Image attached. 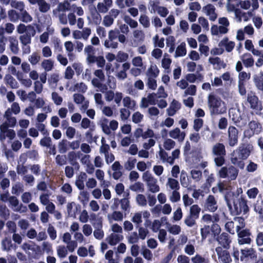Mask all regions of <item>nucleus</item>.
I'll return each mask as SVG.
<instances>
[{
  "mask_svg": "<svg viewBox=\"0 0 263 263\" xmlns=\"http://www.w3.org/2000/svg\"><path fill=\"white\" fill-rule=\"evenodd\" d=\"M247 102L249 104L251 109L254 110L256 113L259 112L262 109L261 102L255 93L250 92L247 96Z\"/></svg>",
  "mask_w": 263,
  "mask_h": 263,
  "instance_id": "8",
  "label": "nucleus"
},
{
  "mask_svg": "<svg viewBox=\"0 0 263 263\" xmlns=\"http://www.w3.org/2000/svg\"><path fill=\"white\" fill-rule=\"evenodd\" d=\"M219 243L222 245L225 248H228L231 240H230L228 235L226 233H222L220 235L218 239Z\"/></svg>",
  "mask_w": 263,
  "mask_h": 263,
  "instance_id": "41",
  "label": "nucleus"
},
{
  "mask_svg": "<svg viewBox=\"0 0 263 263\" xmlns=\"http://www.w3.org/2000/svg\"><path fill=\"white\" fill-rule=\"evenodd\" d=\"M251 4L250 0H243L239 2V6L241 8L244 10H248L252 6V10H255L259 8V3L258 0H252Z\"/></svg>",
  "mask_w": 263,
  "mask_h": 263,
  "instance_id": "18",
  "label": "nucleus"
},
{
  "mask_svg": "<svg viewBox=\"0 0 263 263\" xmlns=\"http://www.w3.org/2000/svg\"><path fill=\"white\" fill-rule=\"evenodd\" d=\"M87 89V87L85 84L83 82L78 83L75 84L74 87L70 88L69 90L71 91H78L81 92H85Z\"/></svg>",
  "mask_w": 263,
  "mask_h": 263,
  "instance_id": "52",
  "label": "nucleus"
},
{
  "mask_svg": "<svg viewBox=\"0 0 263 263\" xmlns=\"http://www.w3.org/2000/svg\"><path fill=\"white\" fill-rule=\"evenodd\" d=\"M204 209L206 211L214 212L218 208L217 200L212 195H209L206 199L204 203Z\"/></svg>",
  "mask_w": 263,
  "mask_h": 263,
  "instance_id": "12",
  "label": "nucleus"
},
{
  "mask_svg": "<svg viewBox=\"0 0 263 263\" xmlns=\"http://www.w3.org/2000/svg\"><path fill=\"white\" fill-rule=\"evenodd\" d=\"M17 32L20 34H22L25 32L28 33L34 36L35 34V30L33 26L32 25L25 26L23 24H20L17 27Z\"/></svg>",
  "mask_w": 263,
  "mask_h": 263,
  "instance_id": "23",
  "label": "nucleus"
},
{
  "mask_svg": "<svg viewBox=\"0 0 263 263\" xmlns=\"http://www.w3.org/2000/svg\"><path fill=\"white\" fill-rule=\"evenodd\" d=\"M8 41L9 42V47L14 54H17L19 51L18 47V41L15 37L9 36L8 37Z\"/></svg>",
  "mask_w": 263,
  "mask_h": 263,
  "instance_id": "34",
  "label": "nucleus"
},
{
  "mask_svg": "<svg viewBox=\"0 0 263 263\" xmlns=\"http://www.w3.org/2000/svg\"><path fill=\"white\" fill-rule=\"evenodd\" d=\"M179 190H174L169 195V200L172 203L178 202L180 200V194Z\"/></svg>",
  "mask_w": 263,
  "mask_h": 263,
  "instance_id": "56",
  "label": "nucleus"
},
{
  "mask_svg": "<svg viewBox=\"0 0 263 263\" xmlns=\"http://www.w3.org/2000/svg\"><path fill=\"white\" fill-rule=\"evenodd\" d=\"M238 236V242L239 245L249 244L251 241L250 233L248 230H242L237 232Z\"/></svg>",
  "mask_w": 263,
  "mask_h": 263,
  "instance_id": "17",
  "label": "nucleus"
},
{
  "mask_svg": "<svg viewBox=\"0 0 263 263\" xmlns=\"http://www.w3.org/2000/svg\"><path fill=\"white\" fill-rule=\"evenodd\" d=\"M186 53V50L185 47V44L181 43L177 47L176 50L175 57H183Z\"/></svg>",
  "mask_w": 263,
  "mask_h": 263,
  "instance_id": "51",
  "label": "nucleus"
},
{
  "mask_svg": "<svg viewBox=\"0 0 263 263\" xmlns=\"http://www.w3.org/2000/svg\"><path fill=\"white\" fill-rule=\"evenodd\" d=\"M215 251L218 256V262L219 263H231L232 259L229 252L223 250L221 247L216 248Z\"/></svg>",
  "mask_w": 263,
  "mask_h": 263,
  "instance_id": "10",
  "label": "nucleus"
},
{
  "mask_svg": "<svg viewBox=\"0 0 263 263\" xmlns=\"http://www.w3.org/2000/svg\"><path fill=\"white\" fill-rule=\"evenodd\" d=\"M253 80L256 87L263 91V73L260 72L259 73L254 75Z\"/></svg>",
  "mask_w": 263,
  "mask_h": 263,
  "instance_id": "36",
  "label": "nucleus"
},
{
  "mask_svg": "<svg viewBox=\"0 0 263 263\" xmlns=\"http://www.w3.org/2000/svg\"><path fill=\"white\" fill-rule=\"evenodd\" d=\"M167 218L166 217H163L161 218V220L158 219L154 220L152 223V230L154 232H157L159 231L160 227L162 225V222L163 221H166Z\"/></svg>",
  "mask_w": 263,
  "mask_h": 263,
  "instance_id": "49",
  "label": "nucleus"
},
{
  "mask_svg": "<svg viewBox=\"0 0 263 263\" xmlns=\"http://www.w3.org/2000/svg\"><path fill=\"white\" fill-rule=\"evenodd\" d=\"M9 202L11 206L12 209L16 212L20 213H25L27 209L26 206H24L22 204L20 203L18 199L13 196L9 198Z\"/></svg>",
  "mask_w": 263,
  "mask_h": 263,
  "instance_id": "13",
  "label": "nucleus"
},
{
  "mask_svg": "<svg viewBox=\"0 0 263 263\" xmlns=\"http://www.w3.org/2000/svg\"><path fill=\"white\" fill-rule=\"evenodd\" d=\"M166 228L168 232L174 235H177L180 233L181 228L177 224H172L168 222H166Z\"/></svg>",
  "mask_w": 263,
  "mask_h": 263,
  "instance_id": "32",
  "label": "nucleus"
},
{
  "mask_svg": "<svg viewBox=\"0 0 263 263\" xmlns=\"http://www.w3.org/2000/svg\"><path fill=\"white\" fill-rule=\"evenodd\" d=\"M67 211L69 216L75 217L77 211L76 204L74 202L68 203L67 204Z\"/></svg>",
  "mask_w": 263,
  "mask_h": 263,
  "instance_id": "48",
  "label": "nucleus"
},
{
  "mask_svg": "<svg viewBox=\"0 0 263 263\" xmlns=\"http://www.w3.org/2000/svg\"><path fill=\"white\" fill-rule=\"evenodd\" d=\"M73 237L78 243L86 244L87 243L85 236L81 232H76L74 234Z\"/></svg>",
  "mask_w": 263,
  "mask_h": 263,
  "instance_id": "50",
  "label": "nucleus"
},
{
  "mask_svg": "<svg viewBox=\"0 0 263 263\" xmlns=\"http://www.w3.org/2000/svg\"><path fill=\"white\" fill-rule=\"evenodd\" d=\"M81 126L83 129H92L95 127L93 122H91L90 120L87 118H84L82 120Z\"/></svg>",
  "mask_w": 263,
  "mask_h": 263,
  "instance_id": "62",
  "label": "nucleus"
},
{
  "mask_svg": "<svg viewBox=\"0 0 263 263\" xmlns=\"http://www.w3.org/2000/svg\"><path fill=\"white\" fill-rule=\"evenodd\" d=\"M166 185L172 191L179 190L180 189V185L178 180L171 177L168 178Z\"/></svg>",
  "mask_w": 263,
  "mask_h": 263,
  "instance_id": "39",
  "label": "nucleus"
},
{
  "mask_svg": "<svg viewBox=\"0 0 263 263\" xmlns=\"http://www.w3.org/2000/svg\"><path fill=\"white\" fill-rule=\"evenodd\" d=\"M112 0H103L102 2L98 3L97 10L98 12L105 13L112 6Z\"/></svg>",
  "mask_w": 263,
  "mask_h": 263,
  "instance_id": "19",
  "label": "nucleus"
},
{
  "mask_svg": "<svg viewBox=\"0 0 263 263\" xmlns=\"http://www.w3.org/2000/svg\"><path fill=\"white\" fill-rule=\"evenodd\" d=\"M180 181L181 185L184 187H187L190 185V180L186 173L182 171L181 173Z\"/></svg>",
  "mask_w": 263,
  "mask_h": 263,
  "instance_id": "53",
  "label": "nucleus"
},
{
  "mask_svg": "<svg viewBox=\"0 0 263 263\" xmlns=\"http://www.w3.org/2000/svg\"><path fill=\"white\" fill-rule=\"evenodd\" d=\"M41 65L45 72H48L53 68L54 62L51 59H45L42 62Z\"/></svg>",
  "mask_w": 263,
  "mask_h": 263,
  "instance_id": "44",
  "label": "nucleus"
},
{
  "mask_svg": "<svg viewBox=\"0 0 263 263\" xmlns=\"http://www.w3.org/2000/svg\"><path fill=\"white\" fill-rule=\"evenodd\" d=\"M39 10L43 13L47 12L50 8V5L45 0H40L37 3Z\"/></svg>",
  "mask_w": 263,
  "mask_h": 263,
  "instance_id": "55",
  "label": "nucleus"
},
{
  "mask_svg": "<svg viewBox=\"0 0 263 263\" xmlns=\"http://www.w3.org/2000/svg\"><path fill=\"white\" fill-rule=\"evenodd\" d=\"M235 44L234 42L229 41L227 37H224L219 42L218 45L221 47H225L226 50L229 52L233 50L235 47Z\"/></svg>",
  "mask_w": 263,
  "mask_h": 263,
  "instance_id": "26",
  "label": "nucleus"
},
{
  "mask_svg": "<svg viewBox=\"0 0 263 263\" xmlns=\"http://www.w3.org/2000/svg\"><path fill=\"white\" fill-rule=\"evenodd\" d=\"M123 105L124 108L128 109L135 110L136 108V102L128 96L123 99Z\"/></svg>",
  "mask_w": 263,
  "mask_h": 263,
  "instance_id": "30",
  "label": "nucleus"
},
{
  "mask_svg": "<svg viewBox=\"0 0 263 263\" xmlns=\"http://www.w3.org/2000/svg\"><path fill=\"white\" fill-rule=\"evenodd\" d=\"M130 65L129 63L125 62L121 66V69L115 72V75L119 80H124L127 76L126 71L130 68Z\"/></svg>",
  "mask_w": 263,
  "mask_h": 263,
  "instance_id": "20",
  "label": "nucleus"
},
{
  "mask_svg": "<svg viewBox=\"0 0 263 263\" xmlns=\"http://www.w3.org/2000/svg\"><path fill=\"white\" fill-rule=\"evenodd\" d=\"M257 253L253 248H245L241 250L240 259L243 263H252L256 260Z\"/></svg>",
  "mask_w": 263,
  "mask_h": 263,
  "instance_id": "6",
  "label": "nucleus"
},
{
  "mask_svg": "<svg viewBox=\"0 0 263 263\" xmlns=\"http://www.w3.org/2000/svg\"><path fill=\"white\" fill-rule=\"evenodd\" d=\"M169 136L171 138L177 139L179 142H182L184 140L185 133L177 127L169 132Z\"/></svg>",
  "mask_w": 263,
  "mask_h": 263,
  "instance_id": "21",
  "label": "nucleus"
},
{
  "mask_svg": "<svg viewBox=\"0 0 263 263\" xmlns=\"http://www.w3.org/2000/svg\"><path fill=\"white\" fill-rule=\"evenodd\" d=\"M57 256L60 258H64L68 255L67 248L64 245H59L57 248Z\"/></svg>",
  "mask_w": 263,
  "mask_h": 263,
  "instance_id": "45",
  "label": "nucleus"
},
{
  "mask_svg": "<svg viewBox=\"0 0 263 263\" xmlns=\"http://www.w3.org/2000/svg\"><path fill=\"white\" fill-rule=\"evenodd\" d=\"M4 80L6 83L9 84L11 88H17V82L10 74H6Z\"/></svg>",
  "mask_w": 263,
  "mask_h": 263,
  "instance_id": "59",
  "label": "nucleus"
},
{
  "mask_svg": "<svg viewBox=\"0 0 263 263\" xmlns=\"http://www.w3.org/2000/svg\"><path fill=\"white\" fill-rule=\"evenodd\" d=\"M251 12H245L239 9H236L235 10V16L237 22L240 23L242 21L247 22L249 20L248 15H251Z\"/></svg>",
  "mask_w": 263,
  "mask_h": 263,
  "instance_id": "28",
  "label": "nucleus"
},
{
  "mask_svg": "<svg viewBox=\"0 0 263 263\" xmlns=\"http://www.w3.org/2000/svg\"><path fill=\"white\" fill-rule=\"evenodd\" d=\"M15 132L13 129H9L6 125H0V141L1 142L3 143L6 138L12 140L15 138Z\"/></svg>",
  "mask_w": 263,
  "mask_h": 263,
  "instance_id": "9",
  "label": "nucleus"
},
{
  "mask_svg": "<svg viewBox=\"0 0 263 263\" xmlns=\"http://www.w3.org/2000/svg\"><path fill=\"white\" fill-rule=\"evenodd\" d=\"M209 62L213 65L215 69H219L224 68L226 66V64L218 57H210L209 59Z\"/></svg>",
  "mask_w": 263,
  "mask_h": 263,
  "instance_id": "35",
  "label": "nucleus"
},
{
  "mask_svg": "<svg viewBox=\"0 0 263 263\" xmlns=\"http://www.w3.org/2000/svg\"><path fill=\"white\" fill-rule=\"evenodd\" d=\"M211 31L213 35L220 36L227 33L229 31V29H226L225 27H222L220 25H214L211 27Z\"/></svg>",
  "mask_w": 263,
  "mask_h": 263,
  "instance_id": "25",
  "label": "nucleus"
},
{
  "mask_svg": "<svg viewBox=\"0 0 263 263\" xmlns=\"http://www.w3.org/2000/svg\"><path fill=\"white\" fill-rule=\"evenodd\" d=\"M234 220L236 232H238L241 231V229L245 227V220L241 217H236L234 218Z\"/></svg>",
  "mask_w": 263,
  "mask_h": 263,
  "instance_id": "57",
  "label": "nucleus"
},
{
  "mask_svg": "<svg viewBox=\"0 0 263 263\" xmlns=\"http://www.w3.org/2000/svg\"><path fill=\"white\" fill-rule=\"evenodd\" d=\"M229 116L235 123L238 122L240 118V112L239 110L235 107H232L229 109Z\"/></svg>",
  "mask_w": 263,
  "mask_h": 263,
  "instance_id": "38",
  "label": "nucleus"
},
{
  "mask_svg": "<svg viewBox=\"0 0 263 263\" xmlns=\"http://www.w3.org/2000/svg\"><path fill=\"white\" fill-rule=\"evenodd\" d=\"M95 228V229L93 231L94 237L98 240H101L104 235V231L102 230V224L99 223Z\"/></svg>",
  "mask_w": 263,
  "mask_h": 263,
  "instance_id": "47",
  "label": "nucleus"
},
{
  "mask_svg": "<svg viewBox=\"0 0 263 263\" xmlns=\"http://www.w3.org/2000/svg\"><path fill=\"white\" fill-rule=\"evenodd\" d=\"M104 98L107 102H110L112 101L117 105L118 106L120 105L121 101H123V95L120 91H114L109 90L105 92Z\"/></svg>",
  "mask_w": 263,
  "mask_h": 263,
  "instance_id": "7",
  "label": "nucleus"
},
{
  "mask_svg": "<svg viewBox=\"0 0 263 263\" xmlns=\"http://www.w3.org/2000/svg\"><path fill=\"white\" fill-rule=\"evenodd\" d=\"M208 105L211 115L222 114L227 110L226 103L220 97L212 93L208 96Z\"/></svg>",
  "mask_w": 263,
  "mask_h": 263,
  "instance_id": "1",
  "label": "nucleus"
},
{
  "mask_svg": "<svg viewBox=\"0 0 263 263\" xmlns=\"http://www.w3.org/2000/svg\"><path fill=\"white\" fill-rule=\"evenodd\" d=\"M129 196V193H127L126 197L121 199L120 200L121 204V209L125 212H129L130 208V201L128 196Z\"/></svg>",
  "mask_w": 263,
  "mask_h": 263,
  "instance_id": "40",
  "label": "nucleus"
},
{
  "mask_svg": "<svg viewBox=\"0 0 263 263\" xmlns=\"http://www.w3.org/2000/svg\"><path fill=\"white\" fill-rule=\"evenodd\" d=\"M254 210L258 214L259 218H263V200L257 201L254 205Z\"/></svg>",
  "mask_w": 263,
  "mask_h": 263,
  "instance_id": "60",
  "label": "nucleus"
},
{
  "mask_svg": "<svg viewBox=\"0 0 263 263\" xmlns=\"http://www.w3.org/2000/svg\"><path fill=\"white\" fill-rule=\"evenodd\" d=\"M107 219L110 223H112L114 221H121L123 219V215L121 212L115 211L107 215Z\"/></svg>",
  "mask_w": 263,
  "mask_h": 263,
  "instance_id": "29",
  "label": "nucleus"
},
{
  "mask_svg": "<svg viewBox=\"0 0 263 263\" xmlns=\"http://www.w3.org/2000/svg\"><path fill=\"white\" fill-rule=\"evenodd\" d=\"M180 108V103L177 101L174 100L171 103L169 107L166 109L168 116H173Z\"/></svg>",
  "mask_w": 263,
  "mask_h": 263,
  "instance_id": "27",
  "label": "nucleus"
},
{
  "mask_svg": "<svg viewBox=\"0 0 263 263\" xmlns=\"http://www.w3.org/2000/svg\"><path fill=\"white\" fill-rule=\"evenodd\" d=\"M201 220L203 222L209 224L218 222L219 220V217L217 214H213V215L206 214L202 216Z\"/></svg>",
  "mask_w": 263,
  "mask_h": 263,
  "instance_id": "31",
  "label": "nucleus"
},
{
  "mask_svg": "<svg viewBox=\"0 0 263 263\" xmlns=\"http://www.w3.org/2000/svg\"><path fill=\"white\" fill-rule=\"evenodd\" d=\"M95 175L98 180L100 181V186L101 187H106L107 186L106 182L104 180V172L101 170H97L95 173Z\"/></svg>",
  "mask_w": 263,
  "mask_h": 263,
  "instance_id": "43",
  "label": "nucleus"
},
{
  "mask_svg": "<svg viewBox=\"0 0 263 263\" xmlns=\"http://www.w3.org/2000/svg\"><path fill=\"white\" fill-rule=\"evenodd\" d=\"M232 190V187L231 185L229 183L224 182H218L217 184L212 189L214 193L219 192L220 193L224 194L225 199L228 205H229V202L231 200V199H230V196L231 195V192ZM232 200L233 201L234 204H235L234 200L233 199H232Z\"/></svg>",
  "mask_w": 263,
  "mask_h": 263,
  "instance_id": "3",
  "label": "nucleus"
},
{
  "mask_svg": "<svg viewBox=\"0 0 263 263\" xmlns=\"http://www.w3.org/2000/svg\"><path fill=\"white\" fill-rule=\"evenodd\" d=\"M151 166V163L149 161L147 162L144 161H139L137 163V169L141 172H144L147 168H149Z\"/></svg>",
  "mask_w": 263,
  "mask_h": 263,
  "instance_id": "58",
  "label": "nucleus"
},
{
  "mask_svg": "<svg viewBox=\"0 0 263 263\" xmlns=\"http://www.w3.org/2000/svg\"><path fill=\"white\" fill-rule=\"evenodd\" d=\"M228 132L229 144L231 146H234L238 142V130L235 127L230 126Z\"/></svg>",
  "mask_w": 263,
  "mask_h": 263,
  "instance_id": "14",
  "label": "nucleus"
},
{
  "mask_svg": "<svg viewBox=\"0 0 263 263\" xmlns=\"http://www.w3.org/2000/svg\"><path fill=\"white\" fill-rule=\"evenodd\" d=\"M156 95L154 93H149L146 97L142 98L140 104V108H145L149 105L156 104Z\"/></svg>",
  "mask_w": 263,
  "mask_h": 263,
  "instance_id": "16",
  "label": "nucleus"
},
{
  "mask_svg": "<svg viewBox=\"0 0 263 263\" xmlns=\"http://www.w3.org/2000/svg\"><path fill=\"white\" fill-rule=\"evenodd\" d=\"M41 60V56L37 52H34L28 57V61L32 65H36Z\"/></svg>",
  "mask_w": 263,
  "mask_h": 263,
  "instance_id": "54",
  "label": "nucleus"
},
{
  "mask_svg": "<svg viewBox=\"0 0 263 263\" xmlns=\"http://www.w3.org/2000/svg\"><path fill=\"white\" fill-rule=\"evenodd\" d=\"M176 142L170 138L164 140L163 142V147L167 151H170L174 147Z\"/></svg>",
  "mask_w": 263,
  "mask_h": 263,
  "instance_id": "64",
  "label": "nucleus"
},
{
  "mask_svg": "<svg viewBox=\"0 0 263 263\" xmlns=\"http://www.w3.org/2000/svg\"><path fill=\"white\" fill-rule=\"evenodd\" d=\"M241 60L246 67H250L254 65V60L249 53L243 54L241 57Z\"/></svg>",
  "mask_w": 263,
  "mask_h": 263,
  "instance_id": "46",
  "label": "nucleus"
},
{
  "mask_svg": "<svg viewBox=\"0 0 263 263\" xmlns=\"http://www.w3.org/2000/svg\"><path fill=\"white\" fill-rule=\"evenodd\" d=\"M6 121L1 125H6L8 127H14L16 124V119L12 116L9 111H6L4 115Z\"/></svg>",
  "mask_w": 263,
  "mask_h": 263,
  "instance_id": "22",
  "label": "nucleus"
},
{
  "mask_svg": "<svg viewBox=\"0 0 263 263\" xmlns=\"http://www.w3.org/2000/svg\"><path fill=\"white\" fill-rule=\"evenodd\" d=\"M123 239V236L121 234L111 233L107 237L106 240L109 244L115 246Z\"/></svg>",
  "mask_w": 263,
  "mask_h": 263,
  "instance_id": "24",
  "label": "nucleus"
},
{
  "mask_svg": "<svg viewBox=\"0 0 263 263\" xmlns=\"http://www.w3.org/2000/svg\"><path fill=\"white\" fill-rule=\"evenodd\" d=\"M249 155L250 151L248 148L243 146H240L232 154L231 162L240 168H243L245 164L242 160L246 159Z\"/></svg>",
  "mask_w": 263,
  "mask_h": 263,
  "instance_id": "2",
  "label": "nucleus"
},
{
  "mask_svg": "<svg viewBox=\"0 0 263 263\" xmlns=\"http://www.w3.org/2000/svg\"><path fill=\"white\" fill-rule=\"evenodd\" d=\"M191 261L193 263H209L208 259L202 257L200 254H196L191 258Z\"/></svg>",
  "mask_w": 263,
  "mask_h": 263,
  "instance_id": "61",
  "label": "nucleus"
},
{
  "mask_svg": "<svg viewBox=\"0 0 263 263\" xmlns=\"http://www.w3.org/2000/svg\"><path fill=\"white\" fill-rule=\"evenodd\" d=\"M212 152L214 155L216 156H224L226 155V150L224 145L222 143H216L212 148Z\"/></svg>",
  "mask_w": 263,
  "mask_h": 263,
  "instance_id": "33",
  "label": "nucleus"
},
{
  "mask_svg": "<svg viewBox=\"0 0 263 263\" xmlns=\"http://www.w3.org/2000/svg\"><path fill=\"white\" fill-rule=\"evenodd\" d=\"M142 178L143 181L146 183L149 191L155 193L160 191L157 179L149 172H144L142 174Z\"/></svg>",
  "mask_w": 263,
  "mask_h": 263,
  "instance_id": "4",
  "label": "nucleus"
},
{
  "mask_svg": "<svg viewBox=\"0 0 263 263\" xmlns=\"http://www.w3.org/2000/svg\"><path fill=\"white\" fill-rule=\"evenodd\" d=\"M249 129L245 132V135L247 137H251L255 134H258L261 130L260 124L256 121H252L249 124Z\"/></svg>",
  "mask_w": 263,
  "mask_h": 263,
  "instance_id": "11",
  "label": "nucleus"
},
{
  "mask_svg": "<svg viewBox=\"0 0 263 263\" xmlns=\"http://www.w3.org/2000/svg\"><path fill=\"white\" fill-rule=\"evenodd\" d=\"M215 7L212 4H208L202 8V12L209 17L211 21H215L217 18Z\"/></svg>",
  "mask_w": 263,
  "mask_h": 263,
  "instance_id": "15",
  "label": "nucleus"
},
{
  "mask_svg": "<svg viewBox=\"0 0 263 263\" xmlns=\"http://www.w3.org/2000/svg\"><path fill=\"white\" fill-rule=\"evenodd\" d=\"M159 74V70L154 64H152L146 71V76L148 78H157Z\"/></svg>",
  "mask_w": 263,
  "mask_h": 263,
  "instance_id": "37",
  "label": "nucleus"
},
{
  "mask_svg": "<svg viewBox=\"0 0 263 263\" xmlns=\"http://www.w3.org/2000/svg\"><path fill=\"white\" fill-rule=\"evenodd\" d=\"M238 171L233 166L221 167L217 173V176L220 178H228L230 180H235L237 175Z\"/></svg>",
  "mask_w": 263,
  "mask_h": 263,
  "instance_id": "5",
  "label": "nucleus"
},
{
  "mask_svg": "<svg viewBox=\"0 0 263 263\" xmlns=\"http://www.w3.org/2000/svg\"><path fill=\"white\" fill-rule=\"evenodd\" d=\"M31 36H33L28 33H26L25 34L21 35L20 36L21 43L25 46L28 45L31 43Z\"/></svg>",
  "mask_w": 263,
  "mask_h": 263,
  "instance_id": "63",
  "label": "nucleus"
},
{
  "mask_svg": "<svg viewBox=\"0 0 263 263\" xmlns=\"http://www.w3.org/2000/svg\"><path fill=\"white\" fill-rule=\"evenodd\" d=\"M205 156L201 151L195 152L193 154L192 161L195 165H198L200 162L205 159Z\"/></svg>",
  "mask_w": 263,
  "mask_h": 263,
  "instance_id": "42",
  "label": "nucleus"
}]
</instances>
